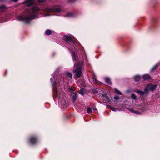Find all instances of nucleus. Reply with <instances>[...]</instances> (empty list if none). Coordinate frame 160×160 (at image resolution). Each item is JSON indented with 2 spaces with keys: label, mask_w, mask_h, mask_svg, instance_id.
<instances>
[{
  "label": "nucleus",
  "mask_w": 160,
  "mask_h": 160,
  "mask_svg": "<svg viewBox=\"0 0 160 160\" xmlns=\"http://www.w3.org/2000/svg\"><path fill=\"white\" fill-rule=\"evenodd\" d=\"M137 92L142 95H144V94H148L147 92H145L144 89V91H141L140 90H138L137 91Z\"/></svg>",
  "instance_id": "9"
},
{
  "label": "nucleus",
  "mask_w": 160,
  "mask_h": 160,
  "mask_svg": "<svg viewBox=\"0 0 160 160\" xmlns=\"http://www.w3.org/2000/svg\"><path fill=\"white\" fill-rule=\"evenodd\" d=\"M7 9V8L6 7L3 5H2L1 6H0V9L4 11V10H6Z\"/></svg>",
  "instance_id": "14"
},
{
  "label": "nucleus",
  "mask_w": 160,
  "mask_h": 160,
  "mask_svg": "<svg viewBox=\"0 0 160 160\" xmlns=\"http://www.w3.org/2000/svg\"><path fill=\"white\" fill-rule=\"evenodd\" d=\"M143 78L144 80H148L151 78L150 76L148 74H146L143 76Z\"/></svg>",
  "instance_id": "8"
},
{
  "label": "nucleus",
  "mask_w": 160,
  "mask_h": 160,
  "mask_svg": "<svg viewBox=\"0 0 160 160\" xmlns=\"http://www.w3.org/2000/svg\"><path fill=\"white\" fill-rule=\"evenodd\" d=\"M50 81L52 82V78H50Z\"/></svg>",
  "instance_id": "29"
},
{
  "label": "nucleus",
  "mask_w": 160,
  "mask_h": 160,
  "mask_svg": "<svg viewBox=\"0 0 160 160\" xmlns=\"http://www.w3.org/2000/svg\"><path fill=\"white\" fill-rule=\"evenodd\" d=\"M82 63V62L78 63L76 68L73 70V72L76 74V78H75L76 79L79 78L81 75L82 73L81 69Z\"/></svg>",
  "instance_id": "2"
},
{
  "label": "nucleus",
  "mask_w": 160,
  "mask_h": 160,
  "mask_svg": "<svg viewBox=\"0 0 160 160\" xmlns=\"http://www.w3.org/2000/svg\"><path fill=\"white\" fill-rule=\"evenodd\" d=\"M46 0H37L38 2L39 3H42L45 2Z\"/></svg>",
  "instance_id": "25"
},
{
  "label": "nucleus",
  "mask_w": 160,
  "mask_h": 160,
  "mask_svg": "<svg viewBox=\"0 0 160 160\" xmlns=\"http://www.w3.org/2000/svg\"><path fill=\"white\" fill-rule=\"evenodd\" d=\"M105 80L107 83L108 84H110L111 83V82L109 78H105Z\"/></svg>",
  "instance_id": "11"
},
{
  "label": "nucleus",
  "mask_w": 160,
  "mask_h": 160,
  "mask_svg": "<svg viewBox=\"0 0 160 160\" xmlns=\"http://www.w3.org/2000/svg\"><path fill=\"white\" fill-rule=\"evenodd\" d=\"M55 84V82H53L52 85L53 86H54Z\"/></svg>",
  "instance_id": "31"
},
{
  "label": "nucleus",
  "mask_w": 160,
  "mask_h": 160,
  "mask_svg": "<svg viewBox=\"0 0 160 160\" xmlns=\"http://www.w3.org/2000/svg\"><path fill=\"white\" fill-rule=\"evenodd\" d=\"M111 109L112 111H116L117 110H118L116 108H111Z\"/></svg>",
  "instance_id": "23"
},
{
  "label": "nucleus",
  "mask_w": 160,
  "mask_h": 160,
  "mask_svg": "<svg viewBox=\"0 0 160 160\" xmlns=\"http://www.w3.org/2000/svg\"><path fill=\"white\" fill-rule=\"evenodd\" d=\"M93 110H94V111L96 110L97 109H96V107L93 108Z\"/></svg>",
  "instance_id": "28"
},
{
  "label": "nucleus",
  "mask_w": 160,
  "mask_h": 160,
  "mask_svg": "<svg viewBox=\"0 0 160 160\" xmlns=\"http://www.w3.org/2000/svg\"><path fill=\"white\" fill-rule=\"evenodd\" d=\"M61 10V7L59 6H55L52 8H47L45 9L46 11L48 12H59Z\"/></svg>",
  "instance_id": "3"
},
{
  "label": "nucleus",
  "mask_w": 160,
  "mask_h": 160,
  "mask_svg": "<svg viewBox=\"0 0 160 160\" xmlns=\"http://www.w3.org/2000/svg\"><path fill=\"white\" fill-rule=\"evenodd\" d=\"M157 65H155L152 68V69L151 70V71H152L153 70H154L156 68H157Z\"/></svg>",
  "instance_id": "24"
},
{
  "label": "nucleus",
  "mask_w": 160,
  "mask_h": 160,
  "mask_svg": "<svg viewBox=\"0 0 160 160\" xmlns=\"http://www.w3.org/2000/svg\"><path fill=\"white\" fill-rule=\"evenodd\" d=\"M34 3L35 2L33 0H26L23 4H26L29 7L33 5Z\"/></svg>",
  "instance_id": "6"
},
{
  "label": "nucleus",
  "mask_w": 160,
  "mask_h": 160,
  "mask_svg": "<svg viewBox=\"0 0 160 160\" xmlns=\"http://www.w3.org/2000/svg\"><path fill=\"white\" fill-rule=\"evenodd\" d=\"M77 95H74L72 96V100L73 101V102H74L76 100L77 98Z\"/></svg>",
  "instance_id": "12"
},
{
  "label": "nucleus",
  "mask_w": 160,
  "mask_h": 160,
  "mask_svg": "<svg viewBox=\"0 0 160 160\" xmlns=\"http://www.w3.org/2000/svg\"><path fill=\"white\" fill-rule=\"evenodd\" d=\"M140 77L139 75H136L134 77L135 80L136 81H138L139 80Z\"/></svg>",
  "instance_id": "13"
},
{
  "label": "nucleus",
  "mask_w": 160,
  "mask_h": 160,
  "mask_svg": "<svg viewBox=\"0 0 160 160\" xmlns=\"http://www.w3.org/2000/svg\"><path fill=\"white\" fill-rule=\"evenodd\" d=\"M75 56H76V55H75V52H73L72 54V56L73 60V61H75V60H76V59L75 58Z\"/></svg>",
  "instance_id": "20"
},
{
  "label": "nucleus",
  "mask_w": 160,
  "mask_h": 160,
  "mask_svg": "<svg viewBox=\"0 0 160 160\" xmlns=\"http://www.w3.org/2000/svg\"><path fill=\"white\" fill-rule=\"evenodd\" d=\"M62 38L63 40H65L68 43H70L72 45H73L75 44L74 41L69 36L64 35Z\"/></svg>",
  "instance_id": "5"
},
{
  "label": "nucleus",
  "mask_w": 160,
  "mask_h": 160,
  "mask_svg": "<svg viewBox=\"0 0 160 160\" xmlns=\"http://www.w3.org/2000/svg\"><path fill=\"white\" fill-rule=\"evenodd\" d=\"M67 76L69 77L70 78H72V74L69 72H67L66 73Z\"/></svg>",
  "instance_id": "19"
},
{
  "label": "nucleus",
  "mask_w": 160,
  "mask_h": 160,
  "mask_svg": "<svg viewBox=\"0 0 160 160\" xmlns=\"http://www.w3.org/2000/svg\"><path fill=\"white\" fill-rule=\"evenodd\" d=\"M157 86V85L156 84L154 85L148 84L146 86L144 89L145 92H147L148 93L149 90L153 91L156 88Z\"/></svg>",
  "instance_id": "4"
},
{
  "label": "nucleus",
  "mask_w": 160,
  "mask_h": 160,
  "mask_svg": "<svg viewBox=\"0 0 160 160\" xmlns=\"http://www.w3.org/2000/svg\"><path fill=\"white\" fill-rule=\"evenodd\" d=\"M114 98L115 99L117 100L119 98V96H116L114 97Z\"/></svg>",
  "instance_id": "26"
},
{
  "label": "nucleus",
  "mask_w": 160,
  "mask_h": 160,
  "mask_svg": "<svg viewBox=\"0 0 160 160\" xmlns=\"http://www.w3.org/2000/svg\"><path fill=\"white\" fill-rule=\"evenodd\" d=\"M52 33V31L50 30H47L45 32V34L46 35H50Z\"/></svg>",
  "instance_id": "16"
},
{
  "label": "nucleus",
  "mask_w": 160,
  "mask_h": 160,
  "mask_svg": "<svg viewBox=\"0 0 160 160\" xmlns=\"http://www.w3.org/2000/svg\"><path fill=\"white\" fill-rule=\"evenodd\" d=\"M79 93L82 95H83L85 94V92L83 89H81L79 91Z\"/></svg>",
  "instance_id": "18"
},
{
  "label": "nucleus",
  "mask_w": 160,
  "mask_h": 160,
  "mask_svg": "<svg viewBox=\"0 0 160 160\" xmlns=\"http://www.w3.org/2000/svg\"><path fill=\"white\" fill-rule=\"evenodd\" d=\"M131 97L134 99H135L136 98V96L134 94H132Z\"/></svg>",
  "instance_id": "22"
},
{
  "label": "nucleus",
  "mask_w": 160,
  "mask_h": 160,
  "mask_svg": "<svg viewBox=\"0 0 160 160\" xmlns=\"http://www.w3.org/2000/svg\"><path fill=\"white\" fill-rule=\"evenodd\" d=\"M39 10L38 7H34L31 10H27L23 15H21L18 17V19L22 21L25 23H28L30 21L37 18V13Z\"/></svg>",
  "instance_id": "1"
},
{
  "label": "nucleus",
  "mask_w": 160,
  "mask_h": 160,
  "mask_svg": "<svg viewBox=\"0 0 160 160\" xmlns=\"http://www.w3.org/2000/svg\"><path fill=\"white\" fill-rule=\"evenodd\" d=\"M84 82H82V83H81L80 84L82 86H84Z\"/></svg>",
  "instance_id": "27"
},
{
  "label": "nucleus",
  "mask_w": 160,
  "mask_h": 160,
  "mask_svg": "<svg viewBox=\"0 0 160 160\" xmlns=\"http://www.w3.org/2000/svg\"><path fill=\"white\" fill-rule=\"evenodd\" d=\"M114 90H115L116 93L117 94L121 95L122 94V92L119 91V90H118L116 88H114Z\"/></svg>",
  "instance_id": "15"
},
{
  "label": "nucleus",
  "mask_w": 160,
  "mask_h": 160,
  "mask_svg": "<svg viewBox=\"0 0 160 160\" xmlns=\"http://www.w3.org/2000/svg\"><path fill=\"white\" fill-rule=\"evenodd\" d=\"M30 141L31 143L34 144L37 142V139L36 138L32 137L30 138Z\"/></svg>",
  "instance_id": "7"
},
{
  "label": "nucleus",
  "mask_w": 160,
  "mask_h": 160,
  "mask_svg": "<svg viewBox=\"0 0 160 160\" xmlns=\"http://www.w3.org/2000/svg\"><path fill=\"white\" fill-rule=\"evenodd\" d=\"M74 14L72 12H69L65 16V17H74Z\"/></svg>",
  "instance_id": "10"
},
{
  "label": "nucleus",
  "mask_w": 160,
  "mask_h": 160,
  "mask_svg": "<svg viewBox=\"0 0 160 160\" xmlns=\"http://www.w3.org/2000/svg\"><path fill=\"white\" fill-rule=\"evenodd\" d=\"M131 111L133 113L136 114L138 115H140L142 114V113L139 112V111H134L133 110H131Z\"/></svg>",
  "instance_id": "17"
},
{
  "label": "nucleus",
  "mask_w": 160,
  "mask_h": 160,
  "mask_svg": "<svg viewBox=\"0 0 160 160\" xmlns=\"http://www.w3.org/2000/svg\"><path fill=\"white\" fill-rule=\"evenodd\" d=\"M4 1V0H0V2H3Z\"/></svg>",
  "instance_id": "30"
},
{
  "label": "nucleus",
  "mask_w": 160,
  "mask_h": 160,
  "mask_svg": "<svg viewBox=\"0 0 160 160\" xmlns=\"http://www.w3.org/2000/svg\"><path fill=\"white\" fill-rule=\"evenodd\" d=\"M79 83H80V81H78V84H79Z\"/></svg>",
  "instance_id": "32"
},
{
  "label": "nucleus",
  "mask_w": 160,
  "mask_h": 160,
  "mask_svg": "<svg viewBox=\"0 0 160 160\" xmlns=\"http://www.w3.org/2000/svg\"><path fill=\"white\" fill-rule=\"evenodd\" d=\"M87 112L88 113H90L92 112V110L90 108L88 107L87 109Z\"/></svg>",
  "instance_id": "21"
}]
</instances>
